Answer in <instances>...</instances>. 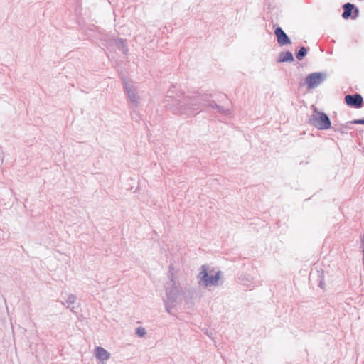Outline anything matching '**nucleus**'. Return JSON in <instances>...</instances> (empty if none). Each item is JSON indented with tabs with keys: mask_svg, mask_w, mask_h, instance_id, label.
I'll list each match as a JSON object with an SVG mask.
<instances>
[{
	"mask_svg": "<svg viewBox=\"0 0 364 364\" xmlns=\"http://www.w3.org/2000/svg\"><path fill=\"white\" fill-rule=\"evenodd\" d=\"M163 103L168 109L180 114H192L200 109L202 104L197 97L185 96L181 93L173 95L171 90Z\"/></svg>",
	"mask_w": 364,
	"mask_h": 364,
	"instance_id": "1",
	"label": "nucleus"
},
{
	"mask_svg": "<svg viewBox=\"0 0 364 364\" xmlns=\"http://www.w3.org/2000/svg\"><path fill=\"white\" fill-rule=\"evenodd\" d=\"M223 273L220 270L210 269L203 265L197 276L198 284L205 288L217 287L223 284Z\"/></svg>",
	"mask_w": 364,
	"mask_h": 364,
	"instance_id": "2",
	"label": "nucleus"
},
{
	"mask_svg": "<svg viewBox=\"0 0 364 364\" xmlns=\"http://www.w3.org/2000/svg\"><path fill=\"white\" fill-rule=\"evenodd\" d=\"M182 294V287L171 280V284L166 290V299L164 301L166 310L168 314H171V310L178 303Z\"/></svg>",
	"mask_w": 364,
	"mask_h": 364,
	"instance_id": "3",
	"label": "nucleus"
},
{
	"mask_svg": "<svg viewBox=\"0 0 364 364\" xmlns=\"http://www.w3.org/2000/svg\"><path fill=\"white\" fill-rule=\"evenodd\" d=\"M310 123L319 130L328 129L331 125L329 117L325 113L318 111L316 107L314 108Z\"/></svg>",
	"mask_w": 364,
	"mask_h": 364,
	"instance_id": "4",
	"label": "nucleus"
},
{
	"mask_svg": "<svg viewBox=\"0 0 364 364\" xmlns=\"http://www.w3.org/2000/svg\"><path fill=\"white\" fill-rule=\"evenodd\" d=\"M124 87L127 93L130 102L135 106H137L140 101V97L136 90V87L132 81H124Z\"/></svg>",
	"mask_w": 364,
	"mask_h": 364,
	"instance_id": "5",
	"label": "nucleus"
},
{
	"mask_svg": "<svg viewBox=\"0 0 364 364\" xmlns=\"http://www.w3.org/2000/svg\"><path fill=\"white\" fill-rule=\"evenodd\" d=\"M326 74L323 73H314L306 78V83L309 89H313L321 85L326 79Z\"/></svg>",
	"mask_w": 364,
	"mask_h": 364,
	"instance_id": "6",
	"label": "nucleus"
},
{
	"mask_svg": "<svg viewBox=\"0 0 364 364\" xmlns=\"http://www.w3.org/2000/svg\"><path fill=\"white\" fill-rule=\"evenodd\" d=\"M95 356L98 364H105L110 358L111 354L104 348L98 346L95 349Z\"/></svg>",
	"mask_w": 364,
	"mask_h": 364,
	"instance_id": "7",
	"label": "nucleus"
},
{
	"mask_svg": "<svg viewBox=\"0 0 364 364\" xmlns=\"http://www.w3.org/2000/svg\"><path fill=\"white\" fill-rule=\"evenodd\" d=\"M346 103L351 107L355 108H359L361 107L363 103V97L359 94H355L353 95H347L345 97Z\"/></svg>",
	"mask_w": 364,
	"mask_h": 364,
	"instance_id": "8",
	"label": "nucleus"
},
{
	"mask_svg": "<svg viewBox=\"0 0 364 364\" xmlns=\"http://www.w3.org/2000/svg\"><path fill=\"white\" fill-rule=\"evenodd\" d=\"M274 33L277 38L278 43L280 46H284L286 44L291 43L289 38L281 28H276Z\"/></svg>",
	"mask_w": 364,
	"mask_h": 364,
	"instance_id": "9",
	"label": "nucleus"
},
{
	"mask_svg": "<svg viewBox=\"0 0 364 364\" xmlns=\"http://www.w3.org/2000/svg\"><path fill=\"white\" fill-rule=\"evenodd\" d=\"M76 302V296L74 294H69L65 299V302H62L63 305L67 304V307L70 308L72 311H74L75 306H73Z\"/></svg>",
	"mask_w": 364,
	"mask_h": 364,
	"instance_id": "10",
	"label": "nucleus"
},
{
	"mask_svg": "<svg viewBox=\"0 0 364 364\" xmlns=\"http://www.w3.org/2000/svg\"><path fill=\"white\" fill-rule=\"evenodd\" d=\"M294 60L293 55L291 52H282L280 53L278 58V62H292Z\"/></svg>",
	"mask_w": 364,
	"mask_h": 364,
	"instance_id": "11",
	"label": "nucleus"
},
{
	"mask_svg": "<svg viewBox=\"0 0 364 364\" xmlns=\"http://www.w3.org/2000/svg\"><path fill=\"white\" fill-rule=\"evenodd\" d=\"M354 9V5L350 3H346L343 5L344 11L342 14V17L344 19L348 18L352 14V10Z\"/></svg>",
	"mask_w": 364,
	"mask_h": 364,
	"instance_id": "12",
	"label": "nucleus"
},
{
	"mask_svg": "<svg viewBox=\"0 0 364 364\" xmlns=\"http://www.w3.org/2000/svg\"><path fill=\"white\" fill-rule=\"evenodd\" d=\"M117 47L124 54L128 51V48L126 45V42L124 40L118 39L116 41Z\"/></svg>",
	"mask_w": 364,
	"mask_h": 364,
	"instance_id": "13",
	"label": "nucleus"
},
{
	"mask_svg": "<svg viewBox=\"0 0 364 364\" xmlns=\"http://www.w3.org/2000/svg\"><path fill=\"white\" fill-rule=\"evenodd\" d=\"M203 104L204 105H208L209 107H211L213 108H217L220 112H225V109L220 106L217 105L214 102H211L210 103L205 104V101L203 100Z\"/></svg>",
	"mask_w": 364,
	"mask_h": 364,
	"instance_id": "14",
	"label": "nucleus"
},
{
	"mask_svg": "<svg viewBox=\"0 0 364 364\" xmlns=\"http://www.w3.org/2000/svg\"><path fill=\"white\" fill-rule=\"evenodd\" d=\"M306 55V49L305 47H301L296 53V56L297 59L301 60Z\"/></svg>",
	"mask_w": 364,
	"mask_h": 364,
	"instance_id": "15",
	"label": "nucleus"
},
{
	"mask_svg": "<svg viewBox=\"0 0 364 364\" xmlns=\"http://www.w3.org/2000/svg\"><path fill=\"white\" fill-rule=\"evenodd\" d=\"M136 333L137 334V336L142 338L146 336V331L145 328L139 326L136 328Z\"/></svg>",
	"mask_w": 364,
	"mask_h": 364,
	"instance_id": "16",
	"label": "nucleus"
},
{
	"mask_svg": "<svg viewBox=\"0 0 364 364\" xmlns=\"http://www.w3.org/2000/svg\"><path fill=\"white\" fill-rule=\"evenodd\" d=\"M355 124H364V119H358L354 122Z\"/></svg>",
	"mask_w": 364,
	"mask_h": 364,
	"instance_id": "17",
	"label": "nucleus"
},
{
	"mask_svg": "<svg viewBox=\"0 0 364 364\" xmlns=\"http://www.w3.org/2000/svg\"><path fill=\"white\" fill-rule=\"evenodd\" d=\"M358 12H359L358 9H355V11H354L355 15L353 16V18H355L358 16Z\"/></svg>",
	"mask_w": 364,
	"mask_h": 364,
	"instance_id": "18",
	"label": "nucleus"
}]
</instances>
